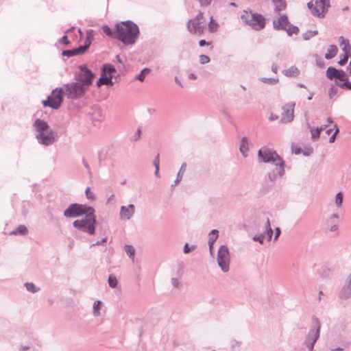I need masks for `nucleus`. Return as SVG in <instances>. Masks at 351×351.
Here are the masks:
<instances>
[{"label":"nucleus","instance_id":"58","mask_svg":"<svg viewBox=\"0 0 351 351\" xmlns=\"http://www.w3.org/2000/svg\"><path fill=\"white\" fill-rule=\"evenodd\" d=\"M348 69H350V73L351 75V60H350V64H349V66H348Z\"/></svg>","mask_w":351,"mask_h":351},{"label":"nucleus","instance_id":"18","mask_svg":"<svg viewBox=\"0 0 351 351\" xmlns=\"http://www.w3.org/2000/svg\"><path fill=\"white\" fill-rule=\"evenodd\" d=\"M84 51L83 49L81 48V47H79L77 48L71 49V50H64L62 51V55L63 56H67V57H71L74 56L81 55L84 53Z\"/></svg>","mask_w":351,"mask_h":351},{"label":"nucleus","instance_id":"9","mask_svg":"<svg viewBox=\"0 0 351 351\" xmlns=\"http://www.w3.org/2000/svg\"><path fill=\"white\" fill-rule=\"evenodd\" d=\"M65 95L69 99H77L83 97L88 90L82 83L77 80L64 86Z\"/></svg>","mask_w":351,"mask_h":351},{"label":"nucleus","instance_id":"55","mask_svg":"<svg viewBox=\"0 0 351 351\" xmlns=\"http://www.w3.org/2000/svg\"><path fill=\"white\" fill-rule=\"evenodd\" d=\"M189 78H190V79H192V80H195V79H196V76H195V74H193V73H191V74L189 75Z\"/></svg>","mask_w":351,"mask_h":351},{"label":"nucleus","instance_id":"3","mask_svg":"<svg viewBox=\"0 0 351 351\" xmlns=\"http://www.w3.org/2000/svg\"><path fill=\"white\" fill-rule=\"evenodd\" d=\"M34 126L38 132L36 138L40 143L49 145L55 142L57 136L53 130H49V125L46 121L36 119L34 122Z\"/></svg>","mask_w":351,"mask_h":351},{"label":"nucleus","instance_id":"47","mask_svg":"<svg viewBox=\"0 0 351 351\" xmlns=\"http://www.w3.org/2000/svg\"><path fill=\"white\" fill-rule=\"evenodd\" d=\"M213 0H198L199 4L202 7H206L210 5Z\"/></svg>","mask_w":351,"mask_h":351},{"label":"nucleus","instance_id":"40","mask_svg":"<svg viewBox=\"0 0 351 351\" xmlns=\"http://www.w3.org/2000/svg\"><path fill=\"white\" fill-rule=\"evenodd\" d=\"M108 283L111 287L114 288L117 284V278L110 275L108 278Z\"/></svg>","mask_w":351,"mask_h":351},{"label":"nucleus","instance_id":"33","mask_svg":"<svg viewBox=\"0 0 351 351\" xmlns=\"http://www.w3.org/2000/svg\"><path fill=\"white\" fill-rule=\"evenodd\" d=\"M149 73V70L148 69H144L141 71L140 74H138L136 77V79L143 82L145 77V76Z\"/></svg>","mask_w":351,"mask_h":351},{"label":"nucleus","instance_id":"59","mask_svg":"<svg viewBox=\"0 0 351 351\" xmlns=\"http://www.w3.org/2000/svg\"><path fill=\"white\" fill-rule=\"evenodd\" d=\"M240 149H241V151L242 152H244L245 147H244L243 146H241V147H240Z\"/></svg>","mask_w":351,"mask_h":351},{"label":"nucleus","instance_id":"30","mask_svg":"<svg viewBox=\"0 0 351 351\" xmlns=\"http://www.w3.org/2000/svg\"><path fill=\"white\" fill-rule=\"evenodd\" d=\"M115 72V69L114 66L111 64H104L103 67V73H106V75H111L112 73Z\"/></svg>","mask_w":351,"mask_h":351},{"label":"nucleus","instance_id":"60","mask_svg":"<svg viewBox=\"0 0 351 351\" xmlns=\"http://www.w3.org/2000/svg\"><path fill=\"white\" fill-rule=\"evenodd\" d=\"M343 350L341 348H337L335 350H333L332 351H342Z\"/></svg>","mask_w":351,"mask_h":351},{"label":"nucleus","instance_id":"8","mask_svg":"<svg viewBox=\"0 0 351 351\" xmlns=\"http://www.w3.org/2000/svg\"><path fill=\"white\" fill-rule=\"evenodd\" d=\"M95 213L93 207L86 204H73L70 205L64 212V215L66 217H77L83 215Z\"/></svg>","mask_w":351,"mask_h":351},{"label":"nucleus","instance_id":"4","mask_svg":"<svg viewBox=\"0 0 351 351\" xmlns=\"http://www.w3.org/2000/svg\"><path fill=\"white\" fill-rule=\"evenodd\" d=\"M241 18L245 23L255 30H261L265 27V19L261 14L244 11Z\"/></svg>","mask_w":351,"mask_h":351},{"label":"nucleus","instance_id":"35","mask_svg":"<svg viewBox=\"0 0 351 351\" xmlns=\"http://www.w3.org/2000/svg\"><path fill=\"white\" fill-rule=\"evenodd\" d=\"M125 250L127 254L130 257L134 256V253H135V250H134L133 246H132V245H125Z\"/></svg>","mask_w":351,"mask_h":351},{"label":"nucleus","instance_id":"62","mask_svg":"<svg viewBox=\"0 0 351 351\" xmlns=\"http://www.w3.org/2000/svg\"><path fill=\"white\" fill-rule=\"evenodd\" d=\"M337 229V227L336 226H333L332 228H331V230H335Z\"/></svg>","mask_w":351,"mask_h":351},{"label":"nucleus","instance_id":"38","mask_svg":"<svg viewBox=\"0 0 351 351\" xmlns=\"http://www.w3.org/2000/svg\"><path fill=\"white\" fill-rule=\"evenodd\" d=\"M159 163H160L159 155L158 154L154 160V165L156 167L155 174L157 176H158V172H159Z\"/></svg>","mask_w":351,"mask_h":351},{"label":"nucleus","instance_id":"44","mask_svg":"<svg viewBox=\"0 0 351 351\" xmlns=\"http://www.w3.org/2000/svg\"><path fill=\"white\" fill-rule=\"evenodd\" d=\"M199 45L200 47H204V46L206 45V46L210 47L211 49L213 48L212 41H206V40H203V39L199 40Z\"/></svg>","mask_w":351,"mask_h":351},{"label":"nucleus","instance_id":"43","mask_svg":"<svg viewBox=\"0 0 351 351\" xmlns=\"http://www.w3.org/2000/svg\"><path fill=\"white\" fill-rule=\"evenodd\" d=\"M25 287L28 291L33 293L37 291L38 290V289L36 288L35 285L31 282L25 283Z\"/></svg>","mask_w":351,"mask_h":351},{"label":"nucleus","instance_id":"29","mask_svg":"<svg viewBox=\"0 0 351 351\" xmlns=\"http://www.w3.org/2000/svg\"><path fill=\"white\" fill-rule=\"evenodd\" d=\"M325 126H321L320 128H311V133L313 138H317L319 136L322 130H325Z\"/></svg>","mask_w":351,"mask_h":351},{"label":"nucleus","instance_id":"56","mask_svg":"<svg viewBox=\"0 0 351 351\" xmlns=\"http://www.w3.org/2000/svg\"><path fill=\"white\" fill-rule=\"evenodd\" d=\"M313 96V93H310V95H308V100L312 99Z\"/></svg>","mask_w":351,"mask_h":351},{"label":"nucleus","instance_id":"6","mask_svg":"<svg viewBox=\"0 0 351 351\" xmlns=\"http://www.w3.org/2000/svg\"><path fill=\"white\" fill-rule=\"evenodd\" d=\"M187 29L191 34L199 36L204 34L206 23L203 12H199L194 19L188 21Z\"/></svg>","mask_w":351,"mask_h":351},{"label":"nucleus","instance_id":"26","mask_svg":"<svg viewBox=\"0 0 351 351\" xmlns=\"http://www.w3.org/2000/svg\"><path fill=\"white\" fill-rule=\"evenodd\" d=\"M11 234L15 235L19 234L25 235L27 234V229L24 225H21L18 226L14 230H13Z\"/></svg>","mask_w":351,"mask_h":351},{"label":"nucleus","instance_id":"57","mask_svg":"<svg viewBox=\"0 0 351 351\" xmlns=\"http://www.w3.org/2000/svg\"><path fill=\"white\" fill-rule=\"evenodd\" d=\"M78 32L80 36V38H82L83 36V32H82V30L80 29H78Z\"/></svg>","mask_w":351,"mask_h":351},{"label":"nucleus","instance_id":"61","mask_svg":"<svg viewBox=\"0 0 351 351\" xmlns=\"http://www.w3.org/2000/svg\"><path fill=\"white\" fill-rule=\"evenodd\" d=\"M331 130H332V129H330H330H328V130H326V132H327L328 134H330V132H331Z\"/></svg>","mask_w":351,"mask_h":351},{"label":"nucleus","instance_id":"41","mask_svg":"<svg viewBox=\"0 0 351 351\" xmlns=\"http://www.w3.org/2000/svg\"><path fill=\"white\" fill-rule=\"evenodd\" d=\"M342 201H343V195L341 192H339L336 195V198H335L336 205L337 206H340L341 205Z\"/></svg>","mask_w":351,"mask_h":351},{"label":"nucleus","instance_id":"53","mask_svg":"<svg viewBox=\"0 0 351 351\" xmlns=\"http://www.w3.org/2000/svg\"><path fill=\"white\" fill-rule=\"evenodd\" d=\"M265 239V237L262 235V236H260L258 237L257 240L261 243H263V240ZM255 240H256V238H254Z\"/></svg>","mask_w":351,"mask_h":351},{"label":"nucleus","instance_id":"64","mask_svg":"<svg viewBox=\"0 0 351 351\" xmlns=\"http://www.w3.org/2000/svg\"><path fill=\"white\" fill-rule=\"evenodd\" d=\"M106 239H102V241H101V242H102V243H104V242H106Z\"/></svg>","mask_w":351,"mask_h":351},{"label":"nucleus","instance_id":"1","mask_svg":"<svg viewBox=\"0 0 351 351\" xmlns=\"http://www.w3.org/2000/svg\"><path fill=\"white\" fill-rule=\"evenodd\" d=\"M139 35L138 26L130 21H125L116 25L114 38L125 45L134 44Z\"/></svg>","mask_w":351,"mask_h":351},{"label":"nucleus","instance_id":"45","mask_svg":"<svg viewBox=\"0 0 351 351\" xmlns=\"http://www.w3.org/2000/svg\"><path fill=\"white\" fill-rule=\"evenodd\" d=\"M333 128L335 129V130L334 133L332 134V135L329 138L330 143H333L335 141L336 135L339 132V128H337V126L336 125H334Z\"/></svg>","mask_w":351,"mask_h":351},{"label":"nucleus","instance_id":"10","mask_svg":"<svg viewBox=\"0 0 351 351\" xmlns=\"http://www.w3.org/2000/svg\"><path fill=\"white\" fill-rule=\"evenodd\" d=\"M274 27L276 29H283L287 32L289 36L297 34L299 29L296 26L292 25L286 15L280 16L278 19L273 21Z\"/></svg>","mask_w":351,"mask_h":351},{"label":"nucleus","instance_id":"37","mask_svg":"<svg viewBox=\"0 0 351 351\" xmlns=\"http://www.w3.org/2000/svg\"><path fill=\"white\" fill-rule=\"evenodd\" d=\"M346 73L342 70H338V73L336 75L335 79H338L341 81H344V80H346Z\"/></svg>","mask_w":351,"mask_h":351},{"label":"nucleus","instance_id":"15","mask_svg":"<svg viewBox=\"0 0 351 351\" xmlns=\"http://www.w3.org/2000/svg\"><path fill=\"white\" fill-rule=\"evenodd\" d=\"M134 213V206L130 204L128 207L121 206L120 216L123 219H129Z\"/></svg>","mask_w":351,"mask_h":351},{"label":"nucleus","instance_id":"31","mask_svg":"<svg viewBox=\"0 0 351 351\" xmlns=\"http://www.w3.org/2000/svg\"><path fill=\"white\" fill-rule=\"evenodd\" d=\"M299 73L298 69L295 67L292 66L290 69L285 71V75L289 77H294L297 76Z\"/></svg>","mask_w":351,"mask_h":351},{"label":"nucleus","instance_id":"39","mask_svg":"<svg viewBox=\"0 0 351 351\" xmlns=\"http://www.w3.org/2000/svg\"><path fill=\"white\" fill-rule=\"evenodd\" d=\"M199 62L202 64L208 63L210 62V58L206 55H200L199 56Z\"/></svg>","mask_w":351,"mask_h":351},{"label":"nucleus","instance_id":"16","mask_svg":"<svg viewBox=\"0 0 351 351\" xmlns=\"http://www.w3.org/2000/svg\"><path fill=\"white\" fill-rule=\"evenodd\" d=\"M94 38V31L93 29H88L86 32V38L84 40V43L83 45L80 46L82 49L84 51V52L86 51V50L89 48L90 45H91L92 41Z\"/></svg>","mask_w":351,"mask_h":351},{"label":"nucleus","instance_id":"7","mask_svg":"<svg viewBox=\"0 0 351 351\" xmlns=\"http://www.w3.org/2000/svg\"><path fill=\"white\" fill-rule=\"evenodd\" d=\"M307 6L313 16L322 18L330 7V0H311Z\"/></svg>","mask_w":351,"mask_h":351},{"label":"nucleus","instance_id":"14","mask_svg":"<svg viewBox=\"0 0 351 351\" xmlns=\"http://www.w3.org/2000/svg\"><path fill=\"white\" fill-rule=\"evenodd\" d=\"M229 251L226 246L220 247L217 254V263L219 266L223 271H227L229 269Z\"/></svg>","mask_w":351,"mask_h":351},{"label":"nucleus","instance_id":"28","mask_svg":"<svg viewBox=\"0 0 351 351\" xmlns=\"http://www.w3.org/2000/svg\"><path fill=\"white\" fill-rule=\"evenodd\" d=\"M338 73V69L333 67H328L326 70V77L330 80L336 78V75Z\"/></svg>","mask_w":351,"mask_h":351},{"label":"nucleus","instance_id":"27","mask_svg":"<svg viewBox=\"0 0 351 351\" xmlns=\"http://www.w3.org/2000/svg\"><path fill=\"white\" fill-rule=\"evenodd\" d=\"M266 229L267 231L265 232V234H264L263 236L265 237V239H267V241H270L272 237L273 231L271 228L269 219L268 218L267 219L266 221Z\"/></svg>","mask_w":351,"mask_h":351},{"label":"nucleus","instance_id":"34","mask_svg":"<svg viewBox=\"0 0 351 351\" xmlns=\"http://www.w3.org/2000/svg\"><path fill=\"white\" fill-rule=\"evenodd\" d=\"M101 302L99 300L95 301L93 304V313L95 315H99V308L101 307Z\"/></svg>","mask_w":351,"mask_h":351},{"label":"nucleus","instance_id":"36","mask_svg":"<svg viewBox=\"0 0 351 351\" xmlns=\"http://www.w3.org/2000/svg\"><path fill=\"white\" fill-rule=\"evenodd\" d=\"M85 193L87 199H90L91 201L95 199L94 193L90 191V189L89 187L86 188Z\"/></svg>","mask_w":351,"mask_h":351},{"label":"nucleus","instance_id":"24","mask_svg":"<svg viewBox=\"0 0 351 351\" xmlns=\"http://www.w3.org/2000/svg\"><path fill=\"white\" fill-rule=\"evenodd\" d=\"M208 27L209 32H211V33L216 32L218 30L219 24L214 19L213 16H211L210 17V21H209V23L208 24Z\"/></svg>","mask_w":351,"mask_h":351},{"label":"nucleus","instance_id":"2","mask_svg":"<svg viewBox=\"0 0 351 351\" xmlns=\"http://www.w3.org/2000/svg\"><path fill=\"white\" fill-rule=\"evenodd\" d=\"M258 156L260 161L273 162L275 165V174L281 176L284 173L283 161L276 152L267 147H263L258 151Z\"/></svg>","mask_w":351,"mask_h":351},{"label":"nucleus","instance_id":"13","mask_svg":"<svg viewBox=\"0 0 351 351\" xmlns=\"http://www.w3.org/2000/svg\"><path fill=\"white\" fill-rule=\"evenodd\" d=\"M94 74L86 66H80V72L76 77V80L84 84V86L88 87L92 84Z\"/></svg>","mask_w":351,"mask_h":351},{"label":"nucleus","instance_id":"17","mask_svg":"<svg viewBox=\"0 0 351 351\" xmlns=\"http://www.w3.org/2000/svg\"><path fill=\"white\" fill-rule=\"evenodd\" d=\"M319 328H317L316 330H312L309 335L308 337L306 340L307 346L309 348L310 350H312L314 346V343L317 341L318 337H319Z\"/></svg>","mask_w":351,"mask_h":351},{"label":"nucleus","instance_id":"5","mask_svg":"<svg viewBox=\"0 0 351 351\" xmlns=\"http://www.w3.org/2000/svg\"><path fill=\"white\" fill-rule=\"evenodd\" d=\"M96 216L94 213L85 215L81 219L75 220L73 225L77 229L93 235L95 232Z\"/></svg>","mask_w":351,"mask_h":351},{"label":"nucleus","instance_id":"50","mask_svg":"<svg viewBox=\"0 0 351 351\" xmlns=\"http://www.w3.org/2000/svg\"><path fill=\"white\" fill-rule=\"evenodd\" d=\"M336 94V88L335 87L330 88L329 90V96L330 98H332Z\"/></svg>","mask_w":351,"mask_h":351},{"label":"nucleus","instance_id":"42","mask_svg":"<svg viewBox=\"0 0 351 351\" xmlns=\"http://www.w3.org/2000/svg\"><path fill=\"white\" fill-rule=\"evenodd\" d=\"M343 83L339 84V86L343 88H347L349 90H351V82H350L347 77L346 78V80L343 81Z\"/></svg>","mask_w":351,"mask_h":351},{"label":"nucleus","instance_id":"23","mask_svg":"<svg viewBox=\"0 0 351 351\" xmlns=\"http://www.w3.org/2000/svg\"><path fill=\"white\" fill-rule=\"evenodd\" d=\"M217 237H218V231L217 230H213L210 232L208 244H209L210 252H212V251H213L214 242L217 239Z\"/></svg>","mask_w":351,"mask_h":351},{"label":"nucleus","instance_id":"63","mask_svg":"<svg viewBox=\"0 0 351 351\" xmlns=\"http://www.w3.org/2000/svg\"><path fill=\"white\" fill-rule=\"evenodd\" d=\"M328 122H330V123H331V122H332L331 119H330V118H328Z\"/></svg>","mask_w":351,"mask_h":351},{"label":"nucleus","instance_id":"32","mask_svg":"<svg viewBox=\"0 0 351 351\" xmlns=\"http://www.w3.org/2000/svg\"><path fill=\"white\" fill-rule=\"evenodd\" d=\"M102 29L107 36L114 38L115 32H112L108 26L104 25Z\"/></svg>","mask_w":351,"mask_h":351},{"label":"nucleus","instance_id":"49","mask_svg":"<svg viewBox=\"0 0 351 351\" xmlns=\"http://www.w3.org/2000/svg\"><path fill=\"white\" fill-rule=\"evenodd\" d=\"M292 152L295 153V154H298L300 153V148L298 147L297 145H293L291 147Z\"/></svg>","mask_w":351,"mask_h":351},{"label":"nucleus","instance_id":"22","mask_svg":"<svg viewBox=\"0 0 351 351\" xmlns=\"http://www.w3.org/2000/svg\"><path fill=\"white\" fill-rule=\"evenodd\" d=\"M341 294L342 298H348L351 295V273L349 276L348 284L343 288Z\"/></svg>","mask_w":351,"mask_h":351},{"label":"nucleus","instance_id":"21","mask_svg":"<svg viewBox=\"0 0 351 351\" xmlns=\"http://www.w3.org/2000/svg\"><path fill=\"white\" fill-rule=\"evenodd\" d=\"M338 48L336 45H330L327 53L325 54V58L330 60L333 58L337 53Z\"/></svg>","mask_w":351,"mask_h":351},{"label":"nucleus","instance_id":"54","mask_svg":"<svg viewBox=\"0 0 351 351\" xmlns=\"http://www.w3.org/2000/svg\"><path fill=\"white\" fill-rule=\"evenodd\" d=\"M172 282L174 287L178 286V280L177 279H173Z\"/></svg>","mask_w":351,"mask_h":351},{"label":"nucleus","instance_id":"46","mask_svg":"<svg viewBox=\"0 0 351 351\" xmlns=\"http://www.w3.org/2000/svg\"><path fill=\"white\" fill-rule=\"evenodd\" d=\"M350 56V54L344 53L343 58L339 61V64L341 66L345 65L348 62Z\"/></svg>","mask_w":351,"mask_h":351},{"label":"nucleus","instance_id":"12","mask_svg":"<svg viewBox=\"0 0 351 351\" xmlns=\"http://www.w3.org/2000/svg\"><path fill=\"white\" fill-rule=\"evenodd\" d=\"M63 101V89L57 88L52 91L47 100L43 101L44 106H49L53 109H58Z\"/></svg>","mask_w":351,"mask_h":351},{"label":"nucleus","instance_id":"25","mask_svg":"<svg viewBox=\"0 0 351 351\" xmlns=\"http://www.w3.org/2000/svg\"><path fill=\"white\" fill-rule=\"evenodd\" d=\"M272 1L278 11H282L286 9L287 3L285 0H272Z\"/></svg>","mask_w":351,"mask_h":351},{"label":"nucleus","instance_id":"48","mask_svg":"<svg viewBox=\"0 0 351 351\" xmlns=\"http://www.w3.org/2000/svg\"><path fill=\"white\" fill-rule=\"evenodd\" d=\"M60 43L64 45H69L70 43L66 36H64L60 40Z\"/></svg>","mask_w":351,"mask_h":351},{"label":"nucleus","instance_id":"51","mask_svg":"<svg viewBox=\"0 0 351 351\" xmlns=\"http://www.w3.org/2000/svg\"><path fill=\"white\" fill-rule=\"evenodd\" d=\"M280 230L279 228H276V235H275V237H274V241H276L277 239L278 238V237L280 236Z\"/></svg>","mask_w":351,"mask_h":351},{"label":"nucleus","instance_id":"19","mask_svg":"<svg viewBox=\"0 0 351 351\" xmlns=\"http://www.w3.org/2000/svg\"><path fill=\"white\" fill-rule=\"evenodd\" d=\"M112 76L108 75L106 73H102L101 77L97 82V86L101 85H112Z\"/></svg>","mask_w":351,"mask_h":351},{"label":"nucleus","instance_id":"20","mask_svg":"<svg viewBox=\"0 0 351 351\" xmlns=\"http://www.w3.org/2000/svg\"><path fill=\"white\" fill-rule=\"evenodd\" d=\"M340 46L344 53L350 54L351 46L349 40L345 39L343 36L339 37Z\"/></svg>","mask_w":351,"mask_h":351},{"label":"nucleus","instance_id":"52","mask_svg":"<svg viewBox=\"0 0 351 351\" xmlns=\"http://www.w3.org/2000/svg\"><path fill=\"white\" fill-rule=\"evenodd\" d=\"M191 251V249L189 247V244L186 243L184 247V252L187 254Z\"/></svg>","mask_w":351,"mask_h":351},{"label":"nucleus","instance_id":"11","mask_svg":"<svg viewBox=\"0 0 351 351\" xmlns=\"http://www.w3.org/2000/svg\"><path fill=\"white\" fill-rule=\"evenodd\" d=\"M294 103H288L285 104L281 107L280 115H276L274 117V115L271 114V117H269V120L273 121L280 118V121L282 123L291 122L294 117Z\"/></svg>","mask_w":351,"mask_h":351}]
</instances>
